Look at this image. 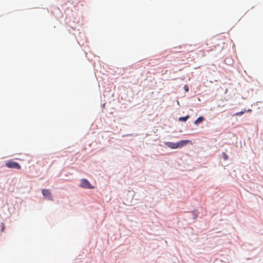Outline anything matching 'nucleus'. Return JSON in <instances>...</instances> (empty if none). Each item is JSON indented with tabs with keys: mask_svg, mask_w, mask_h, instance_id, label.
I'll return each instance as SVG.
<instances>
[{
	"mask_svg": "<svg viewBox=\"0 0 263 263\" xmlns=\"http://www.w3.org/2000/svg\"><path fill=\"white\" fill-rule=\"evenodd\" d=\"M222 156L224 160L228 159V156L225 153H222Z\"/></svg>",
	"mask_w": 263,
	"mask_h": 263,
	"instance_id": "obj_9",
	"label": "nucleus"
},
{
	"mask_svg": "<svg viewBox=\"0 0 263 263\" xmlns=\"http://www.w3.org/2000/svg\"><path fill=\"white\" fill-rule=\"evenodd\" d=\"M4 229V226H3V227H2V229Z\"/></svg>",
	"mask_w": 263,
	"mask_h": 263,
	"instance_id": "obj_12",
	"label": "nucleus"
},
{
	"mask_svg": "<svg viewBox=\"0 0 263 263\" xmlns=\"http://www.w3.org/2000/svg\"><path fill=\"white\" fill-rule=\"evenodd\" d=\"M244 113H245V111H239V112H236V113L234 115V116H241V115H242Z\"/></svg>",
	"mask_w": 263,
	"mask_h": 263,
	"instance_id": "obj_8",
	"label": "nucleus"
},
{
	"mask_svg": "<svg viewBox=\"0 0 263 263\" xmlns=\"http://www.w3.org/2000/svg\"><path fill=\"white\" fill-rule=\"evenodd\" d=\"M190 143H192L191 141L189 140H181L178 142H177V147L178 148L182 147L183 146L186 145V144Z\"/></svg>",
	"mask_w": 263,
	"mask_h": 263,
	"instance_id": "obj_4",
	"label": "nucleus"
},
{
	"mask_svg": "<svg viewBox=\"0 0 263 263\" xmlns=\"http://www.w3.org/2000/svg\"><path fill=\"white\" fill-rule=\"evenodd\" d=\"M203 120V117H200L199 118H198L195 121V124H198L199 123L202 122Z\"/></svg>",
	"mask_w": 263,
	"mask_h": 263,
	"instance_id": "obj_6",
	"label": "nucleus"
},
{
	"mask_svg": "<svg viewBox=\"0 0 263 263\" xmlns=\"http://www.w3.org/2000/svg\"><path fill=\"white\" fill-rule=\"evenodd\" d=\"M42 193L43 195L47 199L52 201L53 198L51 192L49 190L47 189H43L42 191Z\"/></svg>",
	"mask_w": 263,
	"mask_h": 263,
	"instance_id": "obj_3",
	"label": "nucleus"
},
{
	"mask_svg": "<svg viewBox=\"0 0 263 263\" xmlns=\"http://www.w3.org/2000/svg\"><path fill=\"white\" fill-rule=\"evenodd\" d=\"M165 145L167 146L168 147H170L172 149H176L178 148L177 143H173L171 142H165Z\"/></svg>",
	"mask_w": 263,
	"mask_h": 263,
	"instance_id": "obj_5",
	"label": "nucleus"
},
{
	"mask_svg": "<svg viewBox=\"0 0 263 263\" xmlns=\"http://www.w3.org/2000/svg\"><path fill=\"white\" fill-rule=\"evenodd\" d=\"M6 166L10 168H16L17 170H20L21 168V166L19 163L12 160L7 161L6 163Z\"/></svg>",
	"mask_w": 263,
	"mask_h": 263,
	"instance_id": "obj_1",
	"label": "nucleus"
},
{
	"mask_svg": "<svg viewBox=\"0 0 263 263\" xmlns=\"http://www.w3.org/2000/svg\"><path fill=\"white\" fill-rule=\"evenodd\" d=\"M80 186L81 187L85 189H94V186L91 185L89 182L86 179H82L81 180Z\"/></svg>",
	"mask_w": 263,
	"mask_h": 263,
	"instance_id": "obj_2",
	"label": "nucleus"
},
{
	"mask_svg": "<svg viewBox=\"0 0 263 263\" xmlns=\"http://www.w3.org/2000/svg\"><path fill=\"white\" fill-rule=\"evenodd\" d=\"M189 117L190 116L189 115H187L186 116L183 117H180L179 118V121L183 122L186 121L187 119L189 118Z\"/></svg>",
	"mask_w": 263,
	"mask_h": 263,
	"instance_id": "obj_7",
	"label": "nucleus"
},
{
	"mask_svg": "<svg viewBox=\"0 0 263 263\" xmlns=\"http://www.w3.org/2000/svg\"><path fill=\"white\" fill-rule=\"evenodd\" d=\"M184 89L186 92H187L189 91V88L186 85L184 86Z\"/></svg>",
	"mask_w": 263,
	"mask_h": 263,
	"instance_id": "obj_10",
	"label": "nucleus"
},
{
	"mask_svg": "<svg viewBox=\"0 0 263 263\" xmlns=\"http://www.w3.org/2000/svg\"><path fill=\"white\" fill-rule=\"evenodd\" d=\"M251 111H252V110L251 109H249L246 111H247V112H251Z\"/></svg>",
	"mask_w": 263,
	"mask_h": 263,
	"instance_id": "obj_11",
	"label": "nucleus"
}]
</instances>
